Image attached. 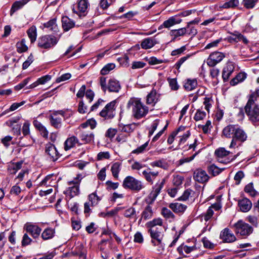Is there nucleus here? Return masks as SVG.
<instances>
[{
    "instance_id": "nucleus-15",
    "label": "nucleus",
    "mask_w": 259,
    "mask_h": 259,
    "mask_svg": "<svg viewBox=\"0 0 259 259\" xmlns=\"http://www.w3.org/2000/svg\"><path fill=\"white\" fill-rule=\"evenodd\" d=\"M225 55L221 52H214L211 53L207 60V64L210 67H214L220 62L224 58Z\"/></svg>"
},
{
    "instance_id": "nucleus-13",
    "label": "nucleus",
    "mask_w": 259,
    "mask_h": 259,
    "mask_svg": "<svg viewBox=\"0 0 259 259\" xmlns=\"http://www.w3.org/2000/svg\"><path fill=\"white\" fill-rule=\"evenodd\" d=\"M24 229L33 238L36 239L39 236L41 229L35 223L27 222L24 226Z\"/></svg>"
},
{
    "instance_id": "nucleus-51",
    "label": "nucleus",
    "mask_w": 259,
    "mask_h": 259,
    "mask_svg": "<svg viewBox=\"0 0 259 259\" xmlns=\"http://www.w3.org/2000/svg\"><path fill=\"white\" fill-rule=\"evenodd\" d=\"M88 199L92 206L96 205L101 200L100 198L97 195L96 192L90 194Z\"/></svg>"
},
{
    "instance_id": "nucleus-63",
    "label": "nucleus",
    "mask_w": 259,
    "mask_h": 259,
    "mask_svg": "<svg viewBox=\"0 0 259 259\" xmlns=\"http://www.w3.org/2000/svg\"><path fill=\"white\" fill-rule=\"evenodd\" d=\"M167 81L171 90L174 91H177L178 90L179 86L176 78H168Z\"/></svg>"
},
{
    "instance_id": "nucleus-39",
    "label": "nucleus",
    "mask_w": 259,
    "mask_h": 259,
    "mask_svg": "<svg viewBox=\"0 0 259 259\" xmlns=\"http://www.w3.org/2000/svg\"><path fill=\"white\" fill-rule=\"evenodd\" d=\"M29 0H21L15 2L12 5L10 10V14L12 15L14 13L22 8L26 4Z\"/></svg>"
},
{
    "instance_id": "nucleus-44",
    "label": "nucleus",
    "mask_w": 259,
    "mask_h": 259,
    "mask_svg": "<svg viewBox=\"0 0 259 259\" xmlns=\"http://www.w3.org/2000/svg\"><path fill=\"white\" fill-rule=\"evenodd\" d=\"M225 168H220L214 164H211L207 167V170L209 174L213 176H216L219 175Z\"/></svg>"
},
{
    "instance_id": "nucleus-47",
    "label": "nucleus",
    "mask_w": 259,
    "mask_h": 259,
    "mask_svg": "<svg viewBox=\"0 0 259 259\" xmlns=\"http://www.w3.org/2000/svg\"><path fill=\"white\" fill-rule=\"evenodd\" d=\"M246 78V74L244 72H240L231 80L230 83L232 85H235L238 82L243 81Z\"/></svg>"
},
{
    "instance_id": "nucleus-3",
    "label": "nucleus",
    "mask_w": 259,
    "mask_h": 259,
    "mask_svg": "<svg viewBox=\"0 0 259 259\" xmlns=\"http://www.w3.org/2000/svg\"><path fill=\"white\" fill-rule=\"evenodd\" d=\"M148 232L150 233L151 238V243L153 246H157L158 251L161 252L164 249V247L162 243L164 236L163 232L162 231L161 229H159L156 228L155 229H149Z\"/></svg>"
},
{
    "instance_id": "nucleus-45",
    "label": "nucleus",
    "mask_w": 259,
    "mask_h": 259,
    "mask_svg": "<svg viewBox=\"0 0 259 259\" xmlns=\"http://www.w3.org/2000/svg\"><path fill=\"white\" fill-rule=\"evenodd\" d=\"M27 33L29 38L30 39L31 42L33 43L36 40L37 37L36 27L35 26H32L28 29Z\"/></svg>"
},
{
    "instance_id": "nucleus-58",
    "label": "nucleus",
    "mask_w": 259,
    "mask_h": 259,
    "mask_svg": "<svg viewBox=\"0 0 259 259\" xmlns=\"http://www.w3.org/2000/svg\"><path fill=\"white\" fill-rule=\"evenodd\" d=\"M73 252L74 254L78 256H81L83 253L87 255V251L82 244L76 246Z\"/></svg>"
},
{
    "instance_id": "nucleus-50",
    "label": "nucleus",
    "mask_w": 259,
    "mask_h": 259,
    "mask_svg": "<svg viewBox=\"0 0 259 259\" xmlns=\"http://www.w3.org/2000/svg\"><path fill=\"white\" fill-rule=\"evenodd\" d=\"M17 51L18 53H21L26 52L28 50V47L26 45V41L22 39L20 41L16 44Z\"/></svg>"
},
{
    "instance_id": "nucleus-30",
    "label": "nucleus",
    "mask_w": 259,
    "mask_h": 259,
    "mask_svg": "<svg viewBox=\"0 0 259 259\" xmlns=\"http://www.w3.org/2000/svg\"><path fill=\"white\" fill-rule=\"evenodd\" d=\"M240 210L242 212L248 211L251 208V202L247 198H243L238 202Z\"/></svg>"
},
{
    "instance_id": "nucleus-8",
    "label": "nucleus",
    "mask_w": 259,
    "mask_h": 259,
    "mask_svg": "<svg viewBox=\"0 0 259 259\" xmlns=\"http://www.w3.org/2000/svg\"><path fill=\"white\" fill-rule=\"evenodd\" d=\"M247 138V135L246 133L238 125L235 134H234V137L231 140L229 148H233L241 146L242 144L246 141Z\"/></svg>"
},
{
    "instance_id": "nucleus-49",
    "label": "nucleus",
    "mask_w": 259,
    "mask_h": 259,
    "mask_svg": "<svg viewBox=\"0 0 259 259\" xmlns=\"http://www.w3.org/2000/svg\"><path fill=\"white\" fill-rule=\"evenodd\" d=\"M123 215L127 218H135L137 219L136 211L135 208L131 207L126 210L123 212Z\"/></svg>"
},
{
    "instance_id": "nucleus-20",
    "label": "nucleus",
    "mask_w": 259,
    "mask_h": 259,
    "mask_svg": "<svg viewBox=\"0 0 259 259\" xmlns=\"http://www.w3.org/2000/svg\"><path fill=\"white\" fill-rule=\"evenodd\" d=\"M238 125L236 124H229L225 126L222 132L223 135L227 138L233 139Z\"/></svg>"
},
{
    "instance_id": "nucleus-17",
    "label": "nucleus",
    "mask_w": 259,
    "mask_h": 259,
    "mask_svg": "<svg viewBox=\"0 0 259 259\" xmlns=\"http://www.w3.org/2000/svg\"><path fill=\"white\" fill-rule=\"evenodd\" d=\"M209 178L206 171L201 169H196L194 173V179L199 183H205L208 181Z\"/></svg>"
},
{
    "instance_id": "nucleus-16",
    "label": "nucleus",
    "mask_w": 259,
    "mask_h": 259,
    "mask_svg": "<svg viewBox=\"0 0 259 259\" xmlns=\"http://www.w3.org/2000/svg\"><path fill=\"white\" fill-rule=\"evenodd\" d=\"M220 238L224 243H233L237 239L233 233L228 228H225L220 234Z\"/></svg>"
},
{
    "instance_id": "nucleus-57",
    "label": "nucleus",
    "mask_w": 259,
    "mask_h": 259,
    "mask_svg": "<svg viewBox=\"0 0 259 259\" xmlns=\"http://www.w3.org/2000/svg\"><path fill=\"white\" fill-rule=\"evenodd\" d=\"M148 142H146L142 145L139 146L137 149L133 150L131 152V154H135L138 155L141 153H144L146 150L148 146Z\"/></svg>"
},
{
    "instance_id": "nucleus-28",
    "label": "nucleus",
    "mask_w": 259,
    "mask_h": 259,
    "mask_svg": "<svg viewBox=\"0 0 259 259\" xmlns=\"http://www.w3.org/2000/svg\"><path fill=\"white\" fill-rule=\"evenodd\" d=\"M78 142V139L75 136L68 138L64 142V150L67 151L73 148Z\"/></svg>"
},
{
    "instance_id": "nucleus-38",
    "label": "nucleus",
    "mask_w": 259,
    "mask_h": 259,
    "mask_svg": "<svg viewBox=\"0 0 259 259\" xmlns=\"http://www.w3.org/2000/svg\"><path fill=\"white\" fill-rule=\"evenodd\" d=\"M111 246L112 241L109 239L102 240L99 245L101 251L107 252H108V250L111 248Z\"/></svg>"
},
{
    "instance_id": "nucleus-37",
    "label": "nucleus",
    "mask_w": 259,
    "mask_h": 259,
    "mask_svg": "<svg viewBox=\"0 0 259 259\" xmlns=\"http://www.w3.org/2000/svg\"><path fill=\"white\" fill-rule=\"evenodd\" d=\"M154 214V211L152 207L150 205H147L143 212H142L141 219H144L145 220L151 219Z\"/></svg>"
},
{
    "instance_id": "nucleus-9",
    "label": "nucleus",
    "mask_w": 259,
    "mask_h": 259,
    "mask_svg": "<svg viewBox=\"0 0 259 259\" xmlns=\"http://www.w3.org/2000/svg\"><path fill=\"white\" fill-rule=\"evenodd\" d=\"M234 226L235 233L245 238L253 232L252 227L242 220L238 221L234 224Z\"/></svg>"
},
{
    "instance_id": "nucleus-24",
    "label": "nucleus",
    "mask_w": 259,
    "mask_h": 259,
    "mask_svg": "<svg viewBox=\"0 0 259 259\" xmlns=\"http://www.w3.org/2000/svg\"><path fill=\"white\" fill-rule=\"evenodd\" d=\"M168 206L175 213L180 214H183L187 208L186 205L179 202L170 203Z\"/></svg>"
},
{
    "instance_id": "nucleus-27",
    "label": "nucleus",
    "mask_w": 259,
    "mask_h": 259,
    "mask_svg": "<svg viewBox=\"0 0 259 259\" xmlns=\"http://www.w3.org/2000/svg\"><path fill=\"white\" fill-rule=\"evenodd\" d=\"M221 206L220 203H216L212 204L207 209L206 212L204 214L203 217L205 221H208L213 214V209L215 211L219 210Z\"/></svg>"
},
{
    "instance_id": "nucleus-14",
    "label": "nucleus",
    "mask_w": 259,
    "mask_h": 259,
    "mask_svg": "<svg viewBox=\"0 0 259 259\" xmlns=\"http://www.w3.org/2000/svg\"><path fill=\"white\" fill-rule=\"evenodd\" d=\"M69 187L64 191V194L70 198L77 195L79 193V185L77 181H70L68 182Z\"/></svg>"
},
{
    "instance_id": "nucleus-53",
    "label": "nucleus",
    "mask_w": 259,
    "mask_h": 259,
    "mask_svg": "<svg viewBox=\"0 0 259 259\" xmlns=\"http://www.w3.org/2000/svg\"><path fill=\"white\" fill-rule=\"evenodd\" d=\"M25 103L24 101L21 102L20 103H14L11 105L9 109L6 110L4 111L1 115L0 116H2L7 113H8L10 111H13L17 109H18L19 107L22 106Z\"/></svg>"
},
{
    "instance_id": "nucleus-54",
    "label": "nucleus",
    "mask_w": 259,
    "mask_h": 259,
    "mask_svg": "<svg viewBox=\"0 0 259 259\" xmlns=\"http://www.w3.org/2000/svg\"><path fill=\"white\" fill-rule=\"evenodd\" d=\"M115 68V64L113 63H108L105 65L101 70V74L102 75L108 74L110 71L113 70Z\"/></svg>"
},
{
    "instance_id": "nucleus-43",
    "label": "nucleus",
    "mask_w": 259,
    "mask_h": 259,
    "mask_svg": "<svg viewBox=\"0 0 259 259\" xmlns=\"http://www.w3.org/2000/svg\"><path fill=\"white\" fill-rule=\"evenodd\" d=\"M150 165L152 167H158L164 169H167L168 167V163L163 159L151 162Z\"/></svg>"
},
{
    "instance_id": "nucleus-35",
    "label": "nucleus",
    "mask_w": 259,
    "mask_h": 259,
    "mask_svg": "<svg viewBox=\"0 0 259 259\" xmlns=\"http://www.w3.org/2000/svg\"><path fill=\"white\" fill-rule=\"evenodd\" d=\"M121 163L119 162H116L113 163L111 166V171L113 177L118 179L119 178V173L121 170Z\"/></svg>"
},
{
    "instance_id": "nucleus-7",
    "label": "nucleus",
    "mask_w": 259,
    "mask_h": 259,
    "mask_svg": "<svg viewBox=\"0 0 259 259\" xmlns=\"http://www.w3.org/2000/svg\"><path fill=\"white\" fill-rule=\"evenodd\" d=\"M59 38L52 34L43 35L38 38V46L40 48L49 49L57 44Z\"/></svg>"
},
{
    "instance_id": "nucleus-23",
    "label": "nucleus",
    "mask_w": 259,
    "mask_h": 259,
    "mask_svg": "<svg viewBox=\"0 0 259 259\" xmlns=\"http://www.w3.org/2000/svg\"><path fill=\"white\" fill-rule=\"evenodd\" d=\"M158 171H152L149 167L142 171L143 176L146 181L151 184H153L154 180L158 175Z\"/></svg>"
},
{
    "instance_id": "nucleus-31",
    "label": "nucleus",
    "mask_w": 259,
    "mask_h": 259,
    "mask_svg": "<svg viewBox=\"0 0 259 259\" xmlns=\"http://www.w3.org/2000/svg\"><path fill=\"white\" fill-rule=\"evenodd\" d=\"M79 137L84 143L92 142L94 139V135L92 132L82 131Z\"/></svg>"
},
{
    "instance_id": "nucleus-18",
    "label": "nucleus",
    "mask_w": 259,
    "mask_h": 259,
    "mask_svg": "<svg viewBox=\"0 0 259 259\" xmlns=\"http://www.w3.org/2000/svg\"><path fill=\"white\" fill-rule=\"evenodd\" d=\"M230 43H235L239 41H242L244 44H247L248 42L247 39L239 32H235L227 36L226 38Z\"/></svg>"
},
{
    "instance_id": "nucleus-41",
    "label": "nucleus",
    "mask_w": 259,
    "mask_h": 259,
    "mask_svg": "<svg viewBox=\"0 0 259 259\" xmlns=\"http://www.w3.org/2000/svg\"><path fill=\"white\" fill-rule=\"evenodd\" d=\"M163 225V220L160 218H157L154 219L152 221L148 222L146 224V227L151 229H155L154 227L156 226H162Z\"/></svg>"
},
{
    "instance_id": "nucleus-2",
    "label": "nucleus",
    "mask_w": 259,
    "mask_h": 259,
    "mask_svg": "<svg viewBox=\"0 0 259 259\" xmlns=\"http://www.w3.org/2000/svg\"><path fill=\"white\" fill-rule=\"evenodd\" d=\"M244 109L249 119L253 123L259 122V105L254 103L251 97L248 100Z\"/></svg>"
},
{
    "instance_id": "nucleus-40",
    "label": "nucleus",
    "mask_w": 259,
    "mask_h": 259,
    "mask_svg": "<svg viewBox=\"0 0 259 259\" xmlns=\"http://www.w3.org/2000/svg\"><path fill=\"white\" fill-rule=\"evenodd\" d=\"M161 214L166 220H168L170 222L173 221L175 219L173 212L166 207H163L161 209Z\"/></svg>"
},
{
    "instance_id": "nucleus-48",
    "label": "nucleus",
    "mask_w": 259,
    "mask_h": 259,
    "mask_svg": "<svg viewBox=\"0 0 259 259\" xmlns=\"http://www.w3.org/2000/svg\"><path fill=\"white\" fill-rule=\"evenodd\" d=\"M244 191L252 197L258 195V192L254 189L252 183H249L245 187Z\"/></svg>"
},
{
    "instance_id": "nucleus-60",
    "label": "nucleus",
    "mask_w": 259,
    "mask_h": 259,
    "mask_svg": "<svg viewBox=\"0 0 259 259\" xmlns=\"http://www.w3.org/2000/svg\"><path fill=\"white\" fill-rule=\"evenodd\" d=\"M30 123L28 121H26L22 126V132L24 136H27L30 135Z\"/></svg>"
},
{
    "instance_id": "nucleus-59",
    "label": "nucleus",
    "mask_w": 259,
    "mask_h": 259,
    "mask_svg": "<svg viewBox=\"0 0 259 259\" xmlns=\"http://www.w3.org/2000/svg\"><path fill=\"white\" fill-rule=\"evenodd\" d=\"M206 115V113L204 111L198 109L194 116V119L196 121L203 120L205 117Z\"/></svg>"
},
{
    "instance_id": "nucleus-64",
    "label": "nucleus",
    "mask_w": 259,
    "mask_h": 259,
    "mask_svg": "<svg viewBox=\"0 0 259 259\" xmlns=\"http://www.w3.org/2000/svg\"><path fill=\"white\" fill-rule=\"evenodd\" d=\"M258 0H243V5L247 9L253 8Z\"/></svg>"
},
{
    "instance_id": "nucleus-25",
    "label": "nucleus",
    "mask_w": 259,
    "mask_h": 259,
    "mask_svg": "<svg viewBox=\"0 0 259 259\" xmlns=\"http://www.w3.org/2000/svg\"><path fill=\"white\" fill-rule=\"evenodd\" d=\"M62 26L63 30L67 31L74 27L75 22L67 16H63L62 18Z\"/></svg>"
},
{
    "instance_id": "nucleus-26",
    "label": "nucleus",
    "mask_w": 259,
    "mask_h": 259,
    "mask_svg": "<svg viewBox=\"0 0 259 259\" xmlns=\"http://www.w3.org/2000/svg\"><path fill=\"white\" fill-rule=\"evenodd\" d=\"M157 44L156 39L153 37H148L142 40L141 43V48L145 50L152 48Z\"/></svg>"
},
{
    "instance_id": "nucleus-55",
    "label": "nucleus",
    "mask_w": 259,
    "mask_h": 259,
    "mask_svg": "<svg viewBox=\"0 0 259 259\" xmlns=\"http://www.w3.org/2000/svg\"><path fill=\"white\" fill-rule=\"evenodd\" d=\"M146 61L150 65H155L161 63L166 62V61L162 59H158L155 57H151L150 58H146Z\"/></svg>"
},
{
    "instance_id": "nucleus-32",
    "label": "nucleus",
    "mask_w": 259,
    "mask_h": 259,
    "mask_svg": "<svg viewBox=\"0 0 259 259\" xmlns=\"http://www.w3.org/2000/svg\"><path fill=\"white\" fill-rule=\"evenodd\" d=\"M234 70V66L232 63L227 64L226 66L224 68L222 72V77L224 81L228 80L229 77Z\"/></svg>"
},
{
    "instance_id": "nucleus-29",
    "label": "nucleus",
    "mask_w": 259,
    "mask_h": 259,
    "mask_svg": "<svg viewBox=\"0 0 259 259\" xmlns=\"http://www.w3.org/2000/svg\"><path fill=\"white\" fill-rule=\"evenodd\" d=\"M188 28L187 27L181 28L178 29H173L170 30L169 34L173 37L172 40H175L178 37L183 36L187 33Z\"/></svg>"
},
{
    "instance_id": "nucleus-34",
    "label": "nucleus",
    "mask_w": 259,
    "mask_h": 259,
    "mask_svg": "<svg viewBox=\"0 0 259 259\" xmlns=\"http://www.w3.org/2000/svg\"><path fill=\"white\" fill-rule=\"evenodd\" d=\"M182 20L178 18L176 16H172L168 18L167 20L164 21L162 26L165 28H169L170 27L181 22Z\"/></svg>"
},
{
    "instance_id": "nucleus-1",
    "label": "nucleus",
    "mask_w": 259,
    "mask_h": 259,
    "mask_svg": "<svg viewBox=\"0 0 259 259\" xmlns=\"http://www.w3.org/2000/svg\"><path fill=\"white\" fill-rule=\"evenodd\" d=\"M127 108L132 110V116L136 119L144 117L149 112L148 107L138 98H131L127 103Z\"/></svg>"
},
{
    "instance_id": "nucleus-42",
    "label": "nucleus",
    "mask_w": 259,
    "mask_h": 259,
    "mask_svg": "<svg viewBox=\"0 0 259 259\" xmlns=\"http://www.w3.org/2000/svg\"><path fill=\"white\" fill-rule=\"evenodd\" d=\"M22 161L13 162L9 165L8 170L11 174H15L22 168Z\"/></svg>"
},
{
    "instance_id": "nucleus-10",
    "label": "nucleus",
    "mask_w": 259,
    "mask_h": 259,
    "mask_svg": "<svg viewBox=\"0 0 259 259\" xmlns=\"http://www.w3.org/2000/svg\"><path fill=\"white\" fill-rule=\"evenodd\" d=\"M116 100H113L107 104L99 113V115L105 120L112 119L115 115Z\"/></svg>"
},
{
    "instance_id": "nucleus-33",
    "label": "nucleus",
    "mask_w": 259,
    "mask_h": 259,
    "mask_svg": "<svg viewBox=\"0 0 259 259\" xmlns=\"http://www.w3.org/2000/svg\"><path fill=\"white\" fill-rule=\"evenodd\" d=\"M55 234V230L50 227L46 228L41 234V237L44 240L52 239Z\"/></svg>"
},
{
    "instance_id": "nucleus-4",
    "label": "nucleus",
    "mask_w": 259,
    "mask_h": 259,
    "mask_svg": "<svg viewBox=\"0 0 259 259\" xmlns=\"http://www.w3.org/2000/svg\"><path fill=\"white\" fill-rule=\"evenodd\" d=\"M100 84L104 92L108 91L109 92L118 93L121 89V85L119 81L114 78L110 79L107 83L106 78L101 77Z\"/></svg>"
},
{
    "instance_id": "nucleus-12",
    "label": "nucleus",
    "mask_w": 259,
    "mask_h": 259,
    "mask_svg": "<svg viewBox=\"0 0 259 259\" xmlns=\"http://www.w3.org/2000/svg\"><path fill=\"white\" fill-rule=\"evenodd\" d=\"M65 111L64 110H58L54 112L49 116V120L52 126L58 129L62 126V118H65Z\"/></svg>"
},
{
    "instance_id": "nucleus-46",
    "label": "nucleus",
    "mask_w": 259,
    "mask_h": 259,
    "mask_svg": "<svg viewBox=\"0 0 259 259\" xmlns=\"http://www.w3.org/2000/svg\"><path fill=\"white\" fill-rule=\"evenodd\" d=\"M197 85V82L196 79H187L184 84L185 89L188 91L194 90Z\"/></svg>"
},
{
    "instance_id": "nucleus-21",
    "label": "nucleus",
    "mask_w": 259,
    "mask_h": 259,
    "mask_svg": "<svg viewBox=\"0 0 259 259\" xmlns=\"http://www.w3.org/2000/svg\"><path fill=\"white\" fill-rule=\"evenodd\" d=\"M159 97L156 90L153 89L146 97L147 104L154 106L158 101Z\"/></svg>"
},
{
    "instance_id": "nucleus-36",
    "label": "nucleus",
    "mask_w": 259,
    "mask_h": 259,
    "mask_svg": "<svg viewBox=\"0 0 259 259\" xmlns=\"http://www.w3.org/2000/svg\"><path fill=\"white\" fill-rule=\"evenodd\" d=\"M44 27L48 28L49 30L56 32L58 31V27L56 24V19L53 18L48 22L44 23Z\"/></svg>"
},
{
    "instance_id": "nucleus-62",
    "label": "nucleus",
    "mask_w": 259,
    "mask_h": 259,
    "mask_svg": "<svg viewBox=\"0 0 259 259\" xmlns=\"http://www.w3.org/2000/svg\"><path fill=\"white\" fill-rule=\"evenodd\" d=\"M105 185L106 186V189L108 191L114 190L117 189L118 187L119 183H114L111 181H107L105 183Z\"/></svg>"
},
{
    "instance_id": "nucleus-52",
    "label": "nucleus",
    "mask_w": 259,
    "mask_h": 259,
    "mask_svg": "<svg viewBox=\"0 0 259 259\" xmlns=\"http://www.w3.org/2000/svg\"><path fill=\"white\" fill-rule=\"evenodd\" d=\"M137 126V124L133 123L131 124H128L126 125H124L122 126H120V130L122 132L131 133L133 132Z\"/></svg>"
},
{
    "instance_id": "nucleus-61",
    "label": "nucleus",
    "mask_w": 259,
    "mask_h": 259,
    "mask_svg": "<svg viewBox=\"0 0 259 259\" xmlns=\"http://www.w3.org/2000/svg\"><path fill=\"white\" fill-rule=\"evenodd\" d=\"M12 139V137L10 136H7L1 139V143L5 147L8 148L11 144H13Z\"/></svg>"
},
{
    "instance_id": "nucleus-6",
    "label": "nucleus",
    "mask_w": 259,
    "mask_h": 259,
    "mask_svg": "<svg viewBox=\"0 0 259 259\" xmlns=\"http://www.w3.org/2000/svg\"><path fill=\"white\" fill-rule=\"evenodd\" d=\"M214 154L217 161L221 163L228 164L235 160L238 156L239 153L233 155L230 151L226 150L224 148H220L215 151Z\"/></svg>"
},
{
    "instance_id": "nucleus-11",
    "label": "nucleus",
    "mask_w": 259,
    "mask_h": 259,
    "mask_svg": "<svg viewBox=\"0 0 259 259\" xmlns=\"http://www.w3.org/2000/svg\"><path fill=\"white\" fill-rule=\"evenodd\" d=\"M89 3L88 0H79L76 5H73L72 11L79 17H85L88 14Z\"/></svg>"
},
{
    "instance_id": "nucleus-5",
    "label": "nucleus",
    "mask_w": 259,
    "mask_h": 259,
    "mask_svg": "<svg viewBox=\"0 0 259 259\" xmlns=\"http://www.w3.org/2000/svg\"><path fill=\"white\" fill-rule=\"evenodd\" d=\"M122 187L126 189L138 192L144 188V185L142 181L136 179L132 176L126 177L122 183Z\"/></svg>"
},
{
    "instance_id": "nucleus-19",
    "label": "nucleus",
    "mask_w": 259,
    "mask_h": 259,
    "mask_svg": "<svg viewBox=\"0 0 259 259\" xmlns=\"http://www.w3.org/2000/svg\"><path fill=\"white\" fill-rule=\"evenodd\" d=\"M46 152L53 161H56L59 157V154L55 146L52 144H48L46 145Z\"/></svg>"
},
{
    "instance_id": "nucleus-22",
    "label": "nucleus",
    "mask_w": 259,
    "mask_h": 259,
    "mask_svg": "<svg viewBox=\"0 0 259 259\" xmlns=\"http://www.w3.org/2000/svg\"><path fill=\"white\" fill-rule=\"evenodd\" d=\"M164 182L165 180L162 179L161 182H158L155 185L153 188V191L151 192L149 196V197L151 198V202H153L155 200L162 188Z\"/></svg>"
},
{
    "instance_id": "nucleus-56",
    "label": "nucleus",
    "mask_w": 259,
    "mask_h": 259,
    "mask_svg": "<svg viewBox=\"0 0 259 259\" xmlns=\"http://www.w3.org/2000/svg\"><path fill=\"white\" fill-rule=\"evenodd\" d=\"M239 5V0H230L225 2L222 6L224 9L234 8Z\"/></svg>"
}]
</instances>
